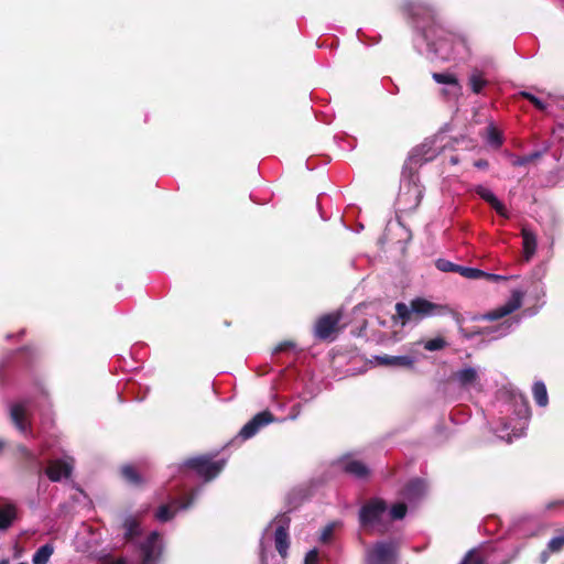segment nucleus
Instances as JSON below:
<instances>
[{
	"label": "nucleus",
	"mask_w": 564,
	"mask_h": 564,
	"mask_svg": "<svg viewBox=\"0 0 564 564\" xmlns=\"http://www.w3.org/2000/svg\"><path fill=\"white\" fill-rule=\"evenodd\" d=\"M403 12L413 20L416 28L422 31L429 45L435 46V41H446L451 35L437 20L434 9L430 6L409 1L402 7Z\"/></svg>",
	"instance_id": "1"
},
{
	"label": "nucleus",
	"mask_w": 564,
	"mask_h": 564,
	"mask_svg": "<svg viewBox=\"0 0 564 564\" xmlns=\"http://www.w3.org/2000/svg\"><path fill=\"white\" fill-rule=\"evenodd\" d=\"M395 314L392 316L393 323H400L405 326L408 323L415 321L419 322L424 317L435 315L451 314L459 318V314L451 308L448 305L433 303L424 297H415L406 305L403 302H398L394 306Z\"/></svg>",
	"instance_id": "2"
},
{
	"label": "nucleus",
	"mask_w": 564,
	"mask_h": 564,
	"mask_svg": "<svg viewBox=\"0 0 564 564\" xmlns=\"http://www.w3.org/2000/svg\"><path fill=\"white\" fill-rule=\"evenodd\" d=\"M226 465L225 459L214 460L213 455H200L188 458L184 462V467L194 470L205 481L216 478Z\"/></svg>",
	"instance_id": "3"
},
{
	"label": "nucleus",
	"mask_w": 564,
	"mask_h": 564,
	"mask_svg": "<svg viewBox=\"0 0 564 564\" xmlns=\"http://www.w3.org/2000/svg\"><path fill=\"white\" fill-rule=\"evenodd\" d=\"M388 509L387 502L381 498L368 500L359 510V524L364 530L369 531L381 524L382 518Z\"/></svg>",
	"instance_id": "4"
},
{
	"label": "nucleus",
	"mask_w": 564,
	"mask_h": 564,
	"mask_svg": "<svg viewBox=\"0 0 564 564\" xmlns=\"http://www.w3.org/2000/svg\"><path fill=\"white\" fill-rule=\"evenodd\" d=\"M343 314L340 311L332 312L319 316L314 325L313 334L319 340H333L334 335L340 332L339 322Z\"/></svg>",
	"instance_id": "5"
},
{
	"label": "nucleus",
	"mask_w": 564,
	"mask_h": 564,
	"mask_svg": "<svg viewBox=\"0 0 564 564\" xmlns=\"http://www.w3.org/2000/svg\"><path fill=\"white\" fill-rule=\"evenodd\" d=\"M366 564H397V547L392 542H377L366 553Z\"/></svg>",
	"instance_id": "6"
},
{
	"label": "nucleus",
	"mask_w": 564,
	"mask_h": 564,
	"mask_svg": "<svg viewBox=\"0 0 564 564\" xmlns=\"http://www.w3.org/2000/svg\"><path fill=\"white\" fill-rule=\"evenodd\" d=\"M275 421V416L269 410L257 413L249 422H247L239 431L242 440L253 437L262 427Z\"/></svg>",
	"instance_id": "7"
},
{
	"label": "nucleus",
	"mask_w": 564,
	"mask_h": 564,
	"mask_svg": "<svg viewBox=\"0 0 564 564\" xmlns=\"http://www.w3.org/2000/svg\"><path fill=\"white\" fill-rule=\"evenodd\" d=\"M276 529L274 532V543L278 553L285 557L290 546L289 527L291 519L285 513L280 514L275 518Z\"/></svg>",
	"instance_id": "8"
},
{
	"label": "nucleus",
	"mask_w": 564,
	"mask_h": 564,
	"mask_svg": "<svg viewBox=\"0 0 564 564\" xmlns=\"http://www.w3.org/2000/svg\"><path fill=\"white\" fill-rule=\"evenodd\" d=\"M141 562L139 564H155L161 555L160 534L151 532L144 542L140 543Z\"/></svg>",
	"instance_id": "9"
},
{
	"label": "nucleus",
	"mask_w": 564,
	"mask_h": 564,
	"mask_svg": "<svg viewBox=\"0 0 564 564\" xmlns=\"http://www.w3.org/2000/svg\"><path fill=\"white\" fill-rule=\"evenodd\" d=\"M522 297H523L522 292L513 291L511 297L509 299V301L506 304H503L502 306H500L491 312H488L485 315V318L488 321H497V319H500V318L513 313L514 311H517L518 308L521 307Z\"/></svg>",
	"instance_id": "10"
},
{
	"label": "nucleus",
	"mask_w": 564,
	"mask_h": 564,
	"mask_svg": "<svg viewBox=\"0 0 564 564\" xmlns=\"http://www.w3.org/2000/svg\"><path fill=\"white\" fill-rule=\"evenodd\" d=\"M72 466L61 459L51 460L44 473L51 481H59L62 478H68L72 475Z\"/></svg>",
	"instance_id": "11"
},
{
	"label": "nucleus",
	"mask_w": 564,
	"mask_h": 564,
	"mask_svg": "<svg viewBox=\"0 0 564 564\" xmlns=\"http://www.w3.org/2000/svg\"><path fill=\"white\" fill-rule=\"evenodd\" d=\"M121 527L124 530L123 539L126 542H132L142 534L141 517L138 514L126 516Z\"/></svg>",
	"instance_id": "12"
},
{
	"label": "nucleus",
	"mask_w": 564,
	"mask_h": 564,
	"mask_svg": "<svg viewBox=\"0 0 564 564\" xmlns=\"http://www.w3.org/2000/svg\"><path fill=\"white\" fill-rule=\"evenodd\" d=\"M340 465L345 474L350 475L357 479H367L370 476V469L361 460L343 459Z\"/></svg>",
	"instance_id": "13"
},
{
	"label": "nucleus",
	"mask_w": 564,
	"mask_h": 564,
	"mask_svg": "<svg viewBox=\"0 0 564 564\" xmlns=\"http://www.w3.org/2000/svg\"><path fill=\"white\" fill-rule=\"evenodd\" d=\"M475 193L488 203L498 215L502 217H508L507 209L505 205L496 197V195L488 188L482 185H478L475 187Z\"/></svg>",
	"instance_id": "14"
},
{
	"label": "nucleus",
	"mask_w": 564,
	"mask_h": 564,
	"mask_svg": "<svg viewBox=\"0 0 564 564\" xmlns=\"http://www.w3.org/2000/svg\"><path fill=\"white\" fill-rule=\"evenodd\" d=\"M18 519V508L12 502L0 505V531L8 530Z\"/></svg>",
	"instance_id": "15"
},
{
	"label": "nucleus",
	"mask_w": 564,
	"mask_h": 564,
	"mask_svg": "<svg viewBox=\"0 0 564 564\" xmlns=\"http://www.w3.org/2000/svg\"><path fill=\"white\" fill-rule=\"evenodd\" d=\"M376 361L380 366H391V367H402V368H412L414 365V360L410 356H376Z\"/></svg>",
	"instance_id": "16"
},
{
	"label": "nucleus",
	"mask_w": 564,
	"mask_h": 564,
	"mask_svg": "<svg viewBox=\"0 0 564 564\" xmlns=\"http://www.w3.org/2000/svg\"><path fill=\"white\" fill-rule=\"evenodd\" d=\"M10 416L15 427L22 433H25L30 429L26 410L22 404L12 405Z\"/></svg>",
	"instance_id": "17"
},
{
	"label": "nucleus",
	"mask_w": 564,
	"mask_h": 564,
	"mask_svg": "<svg viewBox=\"0 0 564 564\" xmlns=\"http://www.w3.org/2000/svg\"><path fill=\"white\" fill-rule=\"evenodd\" d=\"M432 78L442 85L451 87V91L454 95H462V85L455 74L452 73H433Z\"/></svg>",
	"instance_id": "18"
},
{
	"label": "nucleus",
	"mask_w": 564,
	"mask_h": 564,
	"mask_svg": "<svg viewBox=\"0 0 564 564\" xmlns=\"http://www.w3.org/2000/svg\"><path fill=\"white\" fill-rule=\"evenodd\" d=\"M120 474L124 481L131 486L140 488L147 484V479L132 465H123Z\"/></svg>",
	"instance_id": "19"
},
{
	"label": "nucleus",
	"mask_w": 564,
	"mask_h": 564,
	"mask_svg": "<svg viewBox=\"0 0 564 564\" xmlns=\"http://www.w3.org/2000/svg\"><path fill=\"white\" fill-rule=\"evenodd\" d=\"M453 379L456 380L460 387L466 388L474 384L478 380V372L473 367H466L454 372Z\"/></svg>",
	"instance_id": "20"
},
{
	"label": "nucleus",
	"mask_w": 564,
	"mask_h": 564,
	"mask_svg": "<svg viewBox=\"0 0 564 564\" xmlns=\"http://www.w3.org/2000/svg\"><path fill=\"white\" fill-rule=\"evenodd\" d=\"M521 236L523 240L524 258L527 261H529L536 251V236L532 230L525 227L522 228Z\"/></svg>",
	"instance_id": "21"
},
{
	"label": "nucleus",
	"mask_w": 564,
	"mask_h": 564,
	"mask_svg": "<svg viewBox=\"0 0 564 564\" xmlns=\"http://www.w3.org/2000/svg\"><path fill=\"white\" fill-rule=\"evenodd\" d=\"M425 489V485L421 479H413L409 481L403 488V496L409 500L419 499Z\"/></svg>",
	"instance_id": "22"
},
{
	"label": "nucleus",
	"mask_w": 564,
	"mask_h": 564,
	"mask_svg": "<svg viewBox=\"0 0 564 564\" xmlns=\"http://www.w3.org/2000/svg\"><path fill=\"white\" fill-rule=\"evenodd\" d=\"M54 553V546L51 543H46L40 546L32 556L33 564H47L50 557Z\"/></svg>",
	"instance_id": "23"
},
{
	"label": "nucleus",
	"mask_w": 564,
	"mask_h": 564,
	"mask_svg": "<svg viewBox=\"0 0 564 564\" xmlns=\"http://www.w3.org/2000/svg\"><path fill=\"white\" fill-rule=\"evenodd\" d=\"M532 393H533L534 401L539 406L544 408L547 405V403H549L547 390H546L545 384L542 381L534 382V384L532 387Z\"/></svg>",
	"instance_id": "24"
},
{
	"label": "nucleus",
	"mask_w": 564,
	"mask_h": 564,
	"mask_svg": "<svg viewBox=\"0 0 564 564\" xmlns=\"http://www.w3.org/2000/svg\"><path fill=\"white\" fill-rule=\"evenodd\" d=\"M487 84L488 80L484 78L479 70H474L468 78V85L471 91L477 95L482 91Z\"/></svg>",
	"instance_id": "25"
},
{
	"label": "nucleus",
	"mask_w": 564,
	"mask_h": 564,
	"mask_svg": "<svg viewBox=\"0 0 564 564\" xmlns=\"http://www.w3.org/2000/svg\"><path fill=\"white\" fill-rule=\"evenodd\" d=\"M194 502V496L191 494V495H185L184 497H181V498H173L170 500V502L167 505H171V508L173 511H175V513L180 510H186L188 509Z\"/></svg>",
	"instance_id": "26"
},
{
	"label": "nucleus",
	"mask_w": 564,
	"mask_h": 564,
	"mask_svg": "<svg viewBox=\"0 0 564 564\" xmlns=\"http://www.w3.org/2000/svg\"><path fill=\"white\" fill-rule=\"evenodd\" d=\"M20 452L23 454V456L29 460L30 467L39 475L43 473L42 463L39 460V458L31 453L26 447L21 446Z\"/></svg>",
	"instance_id": "27"
},
{
	"label": "nucleus",
	"mask_w": 564,
	"mask_h": 564,
	"mask_svg": "<svg viewBox=\"0 0 564 564\" xmlns=\"http://www.w3.org/2000/svg\"><path fill=\"white\" fill-rule=\"evenodd\" d=\"M175 516V511L172 510L171 505H161L156 512H155V519L160 522H167L172 520Z\"/></svg>",
	"instance_id": "28"
},
{
	"label": "nucleus",
	"mask_w": 564,
	"mask_h": 564,
	"mask_svg": "<svg viewBox=\"0 0 564 564\" xmlns=\"http://www.w3.org/2000/svg\"><path fill=\"white\" fill-rule=\"evenodd\" d=\"M459 564H485V560L479 555L477 549L469 550Z\"/></svg>",
	"instance_id": "29"
},
{
	"label": "nucleus",
	"mask_w": 564,
	"mask_h": 564,
	"mask_svg": "<svg viewBox=\"0 0 564 564\" xmlns=\"http://www.w3.org/2000/svg\"><path fill=\"white\" fill-rule=\"evenodd\" d=\"M447 346L446 340L443 337H435L424 343V349L429 351L442 350Z\"/></svg>",
	"instance_id": "30"
},
{
	"label": "nucleus",
	"mask_w": 564,
	"mask_h": 564,
	"mask_svg": "<svg viewBox=\"0 0 564 564\" xmlns=\"http://www.w3.org/2000/svg\"><path fill=\"white\" fill-rule=\"evenodd\" d=\"M542 156V152L540 151H535V152H532L530 154H527V155H523V156H519L513 162H512V165L513 166H522V165H527L529 163H532L536 160H539L540 158Z\"/></svg>",
	"instance_id": "31"
},
{
	"label": "nucleus",
	"mask_w": 564,
	"mask_h": 564,
	"mask_svg": "<svg viewBox=\"0 0 564 564\" xmlns=\"http://www.w3.org/2000/svg\"><path fill=\"white\" fill-rule=\"evenodd\" d=\"M408 507L403 502L395 503L390 509V517L392 520H401L405 517Z\"/></svg>",
	"instance_id": "32"
},
{
	"label": "nucleus",
	"mask_w": 564,
	"mask_h": 564,
	"mask_svg": "<svg viewBox=\"0 0 564 564\" xmlns=\"http://www.w3.org/2000/svg\"><path fill=\"white\" fill-rule=\"evenodd\" d=\"M563 547H564V534L552 538L546 545V549L552 554L561 552L563 550Z\"/></svg>",
	"instance_id": "33"
},
{
	"label": "nucleus",
	"mask_w": 564,
	"mask_h": 564,
	"mask_svg": "<svg viewBox=\"0 0 564 564\" xmlns=\"http://www.w3.org/2000/svg\"><path fill=\"white\" fill-rule=\"evenodd\" d=\"M522 98L529 100L536 109L540 111H544L546 109V105L544 101L535 97L533 94L528 91H520L519 94Z\"/></svg>",
	"instance_id": "34"
},
{
	"label": "nucleus",
	"mask_w": 564,
	"mask_h": 564,
	"mask_svg": "<svg viewBox=\"0 0 564 564\" xmlns=\"http://www.w3.org/2000/svg\"><path fill=\"white\" fill-rule=\"evenodd\" d=\"M488 142L495 148H499L502 145V135L495 127H490L488 129Z\"/></svg>",
	"instance_id": "35"
},
{
	"label": "nucleus",
	"mask_w": 564,
	"mask_h": 564,
	"mask_svg": "<svg viewBox=\"0 0 564 564\" xmlns=\"http://www.w3.org/2000/svg\"><path fill=\"white\" fill-rule=\"evenodd\" d=\"M482 275H485V271H482L480 269H476V268L466 267L462 276L469 279V280H477V279H481Z\"/></svg>",
	"instance_id": "36"
},
{
	"label": "nucleus",
	"mask_w": 564,
	"mask_h": 564,
	"mask_svg": "<svg viewBox=\"0 0 564 564\" xmlns=\"http://www.w3.org/2000/svg\"><path fill=\"white\" fill-rule=\"evenodd\" d=\"M455 264L446 259H437L435 261V267L442 272H453Z\"/></svg>",
	"instance_id": "37"
},
{
	"label": "nucleus",
	"mask_w": 564,
	"mask_h": 564,
	"mask_svg": "<svg viewBox=\"0 0 564 564\" xmlns=\"http://www.w3.org/2000/svg\"><path fill=\"white\" fill-rule=\"evenodd\" d=\"M295 347V344L292 341V340H284L280 344H278L273 350H272V354H280V352H284V351H289L291 350L292 348Z\"/></svg>",
	"instance_id": "38"
},
{
	"label": "nucleus",
	"mask_w": 564,
	"mask_h": 564,
	"mask_svg": "<svg viewBox=\"0 0 564 564\" xmlns=\"http://www.w3.org/2000/svg\"><path fill=\"white\" fill-rule=\"evenodd\" d=\"M318 553L316 550H311L305 556V564H317Z\"/></svg>",
	"instance_id": "39"
},
{
	"label": "nucleus",
	"mask_w": 564,
	"mask_h": 564,
	"mask_svg": "<svg viewBox=\"0 0 564 564\" xmlns=\"http://www.w3.org/2000/svg\"><path fill=\"white\" fill-rule=\"evenodd\" d=\"M482 278L488 281H494V282L502 281V280L507 279L503 275H499V274H495V273H487V272H485V275H482Z\"/></svg>",
	"instance_id": "40"
},
{
	"label": "nucleus",
	"mask_w": 564,
	"mask_h": 564,
	"mask_svg": "<svg viewBox=\"0 0 564 564\" xmlns=\"http://www.w3.org/2000/svg\"><path fill=\"white\" fill-rule=\"evenodd\" d=\"M474 166L479 169V170H486V169H488L489 163L485 159H479V160L474 162Z\"/></svg>",
	"instance_id": "41"
},
{
	"label": "nucleus",
	"mask_w": 564,
	"mask_h": 564,
	"mask_svg": "<svg viewBox=\"0 0 564 564\" xmlns=\"http://www.w3.org/2000/svg\"><path fill=\"white\" fill-rule=\"evenodd\" d=\"M105 564H127V560L124 557H119L117 560H113L111 557H106L104 560Z\"/></svg>",
	"instance_id": "42"
},
{
	"label": "nucleus",
	"mask_w": 564,
	"mask_h": 564,
	"mask_svg": "<svg viewBox=\"0 0 564 564\" xmlns=\"http://www.w3.org/2000/svg\"><path fill=\"white\" fill-rule=\"evenodd\" d=\"M451 91V87L447 86V88L442 89V95L447 99H457L460 95H454Z\"/></svg>",
	"instance_id": "43"
},
{
	"label": "nucleus",
	"mask_w": 564,
	"mask_h": 564,
	"mask_svg": "<svg viewBox=\"0 0 564 564\" xmlns=\"http://www.w3.org/2000/svg\"><path fill=\"white\" fill-rule=\"evenodd\" d=\"M550 554H552L547 549L543 550L540 554L541 564H545L549 560Z\"/></svg>",
	"instance_id": "44"
},
{
	"label": "nucleus",
	"mask_w": 564,
	"mask_h": 564,
	"mask_svg": "<svg viewBox=\"0 0 564 564\" xmlns=\"http://www.w3.org/2000/svg\"><path fill=\"white\" fill-rule=\"evenodd\" d=\"M333 533V528L332 527H327L325 528L323 534H322V541H326L330 534Z\"/></svg>",
	"instance_id": "45"
},
{
	"label": "nucleus",
	"mask_w": 564,
	"mask_h": 564,
	"mask_svg": "<svg viewBox=\"0 0 564 564\" xmlns=\"http://www.w3.org/2000/svg\"><path fill=\"white\" fill-rule=\"evenodd\" d=\"M465 268L466 267H463V265H459V264H455L453 272L463 275V272H464Z\"/></svg>",
	"instance_id": "46"
},
{
	"label": "nucleus",
	"mask_w": 564,
	"mask_h": 564,
	"mask_svg": "<svg viewBox=\"0 0 564 564\" xmlns=\"http://www.w3.org/2000/svg\"><path fill=\"white\" fill-rule=\"evenodd\" d=\"M451 163L452 164H457L458 163V158L457 156H452L451 158Z\"/></svg>",
	"instance_id": "47"
},
{
	"label": "nucleus",
	"mask_w": 564,
	"mask_h": 564,
	"mask_svg": "<svg viewBox=\"0 0 564 564\" xmlns=\"http://www.w3.org/2000/svg\"><path fill=\"white\" fill-rule=\"evenodd\" d=\"M0 564H10L9 558L0 560Z\"/></svg>",
	"instance_id": "48"
},
{
	"label": "nucleus",
	"mask_w": 564,
	"mask_h": 564,
	"mask_svg": "<svg viewBox=\"0 0 564 564\" xmlns=\"http://www.w3.org/2000/svg\"><path fill=\"white\" fill-rule=\"evenodd\" d=\"M366 327H367V321H364V325H362V327H361V330H362V329H366Z\"/></svg>",
	"instance_id": "49"
},
{
	"label": "nucleus",
	"mask_w": 564,
	"mask_h": 564,
	"mask_svg": "<svg viewBox=\"0 0 564 564\" xmlns=\"http://www.w3.org/2000/svg\"><path fill=\"white\" fill-rule=\"evenodd\" d=\"M510 563V560H505L503 562H501L500 564H509Z\"/></svg>",
	"instance_id": "50"
},
{
	"label": "nucleus",
	"mask_w": 564,
	"mask_h": 564,
	"mask_svg": "<svg viewBox=\"0 0 564 564\" xmlns=\"http://www.w3.org/2000/svg\"><path fill=\"white\" fill-rule=\"evenodd\" d=\"M4 444L0 441V451L3 448Z\"/></svg>",
	"instance_id": "51"
},
{
	"label": "nucleus",
	"mask_w": 564,
	"mask_h": 564,
	"mask_svg": "<svg viewBox=\"0 0 564 564\" xmlns=\"http://www.w3.org/2000/svg\"><path fill=\"white\" fill-rule=\"evenodd\" d=\"M19 564H28V563L21 562V563H19Z\"/></svg>",
	"instance_id": "52"
}]
</instances>
